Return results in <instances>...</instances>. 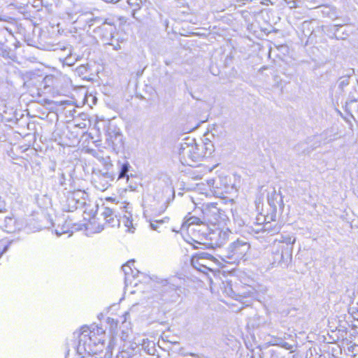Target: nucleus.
<instances>
[{
  "label": "nucleus",
  "mask_w": 358,
  "mask_h": 358,
  "mask_svg": "<svg viewBox=\"0 0 358 358\" xmlns=\"http://www.w3.org/2000/svg\"><path fill=\"white\" fill-rule=\"evenodd\" d=\"M234 268H227L225 265V294L240 303L236 308H232V311L237 312L243 308V305L249 306L258 296L257 291L252 286L243 285L238 277L234 275Z\"/></svg>",
  "instance_id": "f257e3e1"
},
{
  "label": "nucleus",
  "mask_w": 358,
  "mask_h": 358,
  "mask_svg": "<svg viewBox=\"0 0 358 358\" xmlns=\"http://www.w3.org/2000/svg\"><path fill=\"white\" fill-rule=\"evenodd\" d=\"M214 151L215 146L208 138L199 144L196 143L195 139H192L181 143L178 152L179 160L183 165L194 166L203 158L210 157Z\"/></svg>",
  "instance_id": "f03ea898"
},
{
  "label": "nucleus",
  "mask_w": 358,
  "mask_h": 358,
  "mask_svg": "<svg viewBox=\"0 0 358 358\" xmlns=\"http://www.w3.org/2000/svg\"><path fill=\"white\" fill-rule=\"evenodd\" d=\"M92 330L87 326H83L78 334V344L77 352L79 355H96L103 351L104 342L103 340V331L101 329Z\"/></svg>",
  "instance_id": "7ed1b4c3"
},
{
  "label": "nucleus",
  "mask_w": 358,
  "mask_h": 358,
  "mask_svg": "<svg viewBox=\"0 0 358 358\" xmlns=\"http://www.w3.org/2000/svg\"><path fill=\"white\" fill-rule=\"evenodd\" d=\"M220 194H222L221 193ZM220 203L218 202H212L208 205L206 211V215L207 217L208 221L210 222L213 228L211 230L213 231H218V234H220L222 231V200L223 196L222 195L220 196Z\"/></svg>",
  "instance_id": "20e7f679"
},
{
  "label": "nucleus",
  "mask_w": 358,
  "mask_h": 358,
  "mask_svg": "<svg viewBox=\"0 0 358 358\" xmlns=\"http://www.w3.org/2000/svg\"><path fill=\"white\" fill-rule=\"evenodd\" d=\"M89 27L96 25L94 32L100 36L103 41H108L113 38V34L115 31V26L113 24L107 22L106 20L96 17H92L87 20Z\"/></svg>",
  "instance_id": "39448f33"
},
{
  "label": "nucleus",
  "mask_w": 358,
  "mask_h": 358,
  "mask_svg": "<svg viewBox=\"0 0 358 358\" xmlns=\"http://www.w3.org/2000/svg\"><path fill=\"white\" fill-rule=\"evenodd\" d=\"M27 226L24 219L17 218L12 214L4 215L0 211V229L6 233H17Z\"/></svg>",
  "instance_id": "423d86ee"
},
{
  "label": "nucleus",
  "mask_w": 358,
  "mask_h": 358,
  "mask_svg": "<svg viewBox=\"0 0 358 358\" xmlns=\"http://www.w3.org/2000/svg\"><path fill=\"white\" fill-rule=\"evenodd\" d=\"M248 249V245L247 243L239 238L231 242L227 248V255H225V264H233L238 262Z\"/></svg>",
  "instance_id": "0eeeda50"
},
{
  "label": "nucleus",
  "mask_w": 358,
  "mask_h": 358,
  "mask_svg": "<svg viewBox=\"0 0 358 358\" xmlns=\"http://www.w3.org/2000/svg\"><path fill=\"white\" fill-rule=\"evenodd\" d=\"M115 174L112 172L94 171L92 175V182L96 189L100 191L106 190L115 179Z\"/></svg>",
  "instance_id": "6e6552de"
},
{
  "label": "nucleus",
  "mask_w": 358,
  "mask_h": 358,
  "mask_svg": "<svg viewBox=\"0 0 358 358\" xmlns=\"http://www.w3.org/2000/svg\"><path fill=\"white\" fill-rule=\"evenodd\" d=\"M126 1L134 18L141 22L147 17L149 4L147 0H126Z\"/></svg>",
  "instance_id": "1a4fd4ad"
},
{
  "label": "nucleus",
  "mask_w": 358,
  "mask_h": 358,
  "mask_svg": "<svg viewBox=\"0 0 358 358\" xmlns=\"http://www.w3.org/2000/svg\"><path fill=\"white\" fill-rule=\"evenodd\" d=\"M213 258V256L207 252H199L192 257L191 264L198 271L207 273L210 270V266L208 263Z\"/></svg>",
  "instance_id": "9d476101"
},
{
  "label": "nucleus",
  "mask_w": 358,
  "mask_h": 358,
  "mask_svg": "<svg viewBox=\"0 0 358 358\" xmlns=\"http://www.w3.org/2000/svg\"><path fill=\"white\" fill-rule=\"evenodd\" d=\"M117 205L113 204V207H103L101 216L105 220L106 224L110 227H119L120 219L117 212Z\"/></svg>",
  "instance_id": "9b49d317"
},
{
  "label": "nucleus",
  "mask_w": 358,
  "mask_h": 358,
  "mask_svg": "<svg viewBox=\"0 0 358 358\" xmlns=\"http://www.w3.org/2000/svg\"><path fill=\"white\" fill-rule=\"evenodd\" d=\"M267 201L272 210V216H275L278 206L281 211L283 210L285 204L283 202V196L280 189L276 191L275 189L273 188L272 192H268L267 194Z\"/></svg>",
  "instance_id": "f8f14e48"
},
{
  "label": "nucleus",
  "mask_w": 358,
  "mask_h": 358,
  "mask_svg": "<svg viewBox=\"0 0 358 358\" xmlns=\"http://www.w3.org/2000/svg\"><path fill=\"white\" fill-rule=\"evenodd\" d=\"M106 141L111 144L113 149H120L123 147L122 135L120 131H109Z\"/></svg>",
  "instance_id": "ddd939ff"
},
{
  "label": "nucleus",
  "mask_w": 358,
  "mask_h": 358,
  "mask_svg": "<svg viewBox=\"0 0 358 358\" xmlns=\"http://www.w3.org/2000/svg\"><path fill=\"white\" fill-rule=\"evenodd\" d=\"M89 153L96 158L107 170L113 166L109 156L104 155V152L99 150H89Z\"/></svg>",
  "instance_id": "4468645a"
},
{
  "label": "nucleus",
  "mask_w": 358,
  "mask_h": 358,
  "mask_svg": "<svg viewBox=\"0 0 358 358\" xmlns=\"http://www.w3.org/2000/svg\"><path fill=\"white\" fill-rule=\"evenodd\" d=\"M134 260L131 259L127 262V264H124L122 267V271H124L125 274V281L127 282L129 280V276L131 275L132 277H136L137 274L139 273V271L136 269L132 268V266H134Z\"/></svg>",
  "instance_id": "2eb2a0df"
},
{
  "label": "nucleus",
  "mask_w": 358,
  "mask_h": 358,
  "mask_svg": "<svg viewBox=\"0 0 358 358\" xmlns=\"http://www.w3.org/2000/svg\"><path fill=\"white\" fill-rule=\"evenodd\" d=\"M161 283L164 287V291H169L171 294L169 296H164L165 297L164 300L169 301L175 296V295H178L176 293V289L178 286L175 285L173 282H169L168 280H162Z\"/></svg>",
  "instance_id": "dca6fc26"
},
{
  "label": "nucleus",
  "mask_w": 358,
  "mask_h": 358,
  "mask_svg": "<svg viewBox=\"0 0 358 358\" xmlns=\"http://www.w3.org/2000/svg\"><path fill=\"white\" fill-rule=\"evenodd\" d=\"M117 166L119 168V175H118V180L126 178L127 180L129 179V171L131 168V166L129 165V163L124 160L123 162L118 161Z\"/></svg>",
  "instance_id": "f3484780"
},
{
  "label": "nucleus",
  "mask_w": 358,
  "mask_h": 358,
  "mask_svg": "<svg viewBox=\"0 0 358 358\" xmlns=\"http://www.w3.org/2000/svg\"><path fill=\"white\" fill-rule=\"evenodd\" d=\"M314 138L315 139L316 144L314 145V146L311 148V150H308L307 152L309 153L310 151L313 150L317 147L320 146L321 143L326 144L329 141H327V133L325 131L320 135H316L314 136Z\"/></svg>",
  "instance_id": "a211bd4d"
},
{
  "label": "nucleus",
  "mask_w": 358,
  "mask_h": 358,
  "mask_svg": "<svg viewBox=\"0 0 358 358\" xmlns=\"http://www.w3.org/2000/svg\"><path fill=\"white\" fill-rule=\"evenodd\" d=\"M15 241L13 239L3 238L0 240V257L3 253L7 252L11 244Z\"/></svg>",
  "instance_id": "6ab92c4d"
},
{
  "label": "nucleus",
  "mask_w": 358,
  "mask_h": 358,
  "mask_svg": "<svg viewBox=\"0 0 358 358\" xmlns=\"http://www.w3.org/2000/svg\"><path fill=\"white\" fill-rule=\"evenodd\" d=\"M243 1L244 0H229V6H225V10H227L229 12L235 10L238 7H241L243 4H245Z\"/></svg>",
  "instance_id": "aec40b11"
},
{
  "label": "nucleus",
  "mask_w": 358,
  "mask_h": 358,
  "mask_svg": "<svg viewBox=\"0 0 358 358\" xmlns=\"http://www.w3.org/2000/svg\"><path fill=\"white\" fill-rule=\"evenodd\" d=\"M169 217H166L162 220H150V227L152 230L159 231V225L169 222Z\"/></svg>",
  "instance_id": "412c9836"
},
{
  "label": "nucleus",
  "mask_w": 358,
  "mask_h": 358,
  "mask_svg": "<svg viewBox=\"0 0 358 358\" xmlns=\"http://www.w3.org/2000/svg\"><path fill=\"white\" fill-rule=\"evenodd\" d=\"M225 24H229L234 31H236L235 28L238 27L236 18L229 13L227 14V16H225Z\"/></svg>",
  "instance_id": "4be33fe9"
},
{
  "label": "nucleus",
  "mask_w": 358,
  "mask_h": 358,
  "mask_svg": "<svg viewBox=\"0 0 358 358\" xmlns=\"http://www.w3.org/2000/svg\"><path fill=\"white\" fill-rule=\"evenodd\" d=\"M229 182H231V178H229ZM229 188L231 190H233L235 194L237 193V188H236V182H234L233 183L229 184L228 181H227V177L225 176V194L226 193H229V192L228 190Z\"/></svg>",
  "instance_id": "5701e85b"
},
{
  "label": "nucleus",
  "mask_w": 358,
  "mask_h": 358,
  "mask_svg": "<svg viewBox=\"0 0 358 358\" xmlns=\"http://www.w3.org/2000/svg\"><path fill=\"white\" fill-rule=\"evenodd\" d=\"M350 77L349 76H343L340 78L339 79V87L343 89L344 87L349 85Z\"/></svg>",
  "instance_id": "b1692460"
},
{
  "label": "nucleus",
  "mask_w": 358,
  "mask_h": 358,
  "mask_svg": "<svg viewBox=\"0 0 358 358\" xmlns=\"http://www.w3.org/2000/svg\"><path fill=\"white\" fill-rule=\"evenodd\" d=\"M329 10L327 11H323V13L327 14V16L331 19H336L338 18V16L336 15V11L335 8H328Z\"/></svg>",
  "instance_id": "393cba45"
},
{
  "label": "nucleus",
  "mask_w": 358,
  "mask_h": 358,
  "mask_svg": "<svg viewBox=\"0 0 358 358\" xmlns=\"http://www.w3.org/2000/svg\"><path fill=\"white\" fill-rule=\"evenodd\" d=\"M343 25L339 24H334V27H333V36H331V38H335L336 39H338L339 38V36H338V33L339 32V30L341 28H342Z\"/></svg>",
  "instance_id": "a878e982"
},
{
  "label": "nucleus",
  "mask_w": 358,
  "mask_h": 358,
  "mask_svg": "<svg viewBox=\"0 0 358 358\" xmlns=\"http://www.w3.org/2000/svg\"><path fill=\"white\" fill-rule=\"evenodd\" d=\"M122 221L124 224L125 227H127L129 230L131 231L130 227L132 226V221L130 220L129 218L126 215L122 218Z\"/></svg>",
  "instance_id": "bb28decb"
},
{
  "label": "nucleus",
  "mask_w": 358,
  "mask_h": 358,
  "mask_svg": "<svg viewBox=\"0 0 358 358\" xmlns=\"http://www.w3.org/2000/svg\"><path fill=\"white\" fill-rule=\"evenodd\" d=\"M238 76V71L237 69L234 67V66H232L230 71L228 73V78L230 79V78H236V76Z\"/></svg>",
  "instance_id": "cd10ccee"
},
{
  "label": "nucleus",
  "mask_w": 358,
  "mask_h": 358,
  "mask_svg": "<svg viewBox=\"0 0 358 358\" xmlns=\"http://www.w3.org/2000/svg\"><path fill=\"white\" fill-rule=\"evenodd\" d=\"M76 60V59L73 58L71 55H69L65 58L64 62L66 64L71 66L75 63Z\"/></svg>",
  "instance_id": "c85d7f7f"
},
{
  "label": "nucleus",
  "mask_w": 358,
  "mask_h": 358,
  "mask_svg": "<svg viewBox=\"0 0 358 358\" xmlns=\"http://www.w3.org/2000/svg\"><path fill=\"white\" fill-rule=\"evenodd\" d=\"M200 222H201L200 219L198 217H192L189 219H188V220H187L188 225L194 224H199Z\"/></svg>",
  "instance_id": "c756f323"
},
{
  "label": "nucleus",
  "mask_w": 358,
  "mask_h": 358,
  "mask_svg": "<svg viewBox=\"0 0 358 358\" xmlns=\"http://www.w3.org/2000/svg\"><path fill=\"white\" fill-rule=\"evenodd\" d=\"M280 345H281V347H282L283 348H285L286 350H292V349L293 348L292 345H291L285 341H282V343L280 344Z\"/></svg>",
  "instance_id": "7c9ffc66"
},
{
  "label": "nucleus",
  "mask_w": 358,
  "mask_h": 358,
  "mask_svg": "<svg viewBox=\"0 0 358 358\" xmlns=\"http://www.w3.org/2000/svg\"><path fill=\"white\" fill-rule=\"evenodd\" d=\"M145 350L148 355H155V351H156V349L155 348V343H152V346L151 348H148V349L147 350L145 349Z\"/></svg>",
  "instance_id": "2f4dec72"
},
{
  "label": "nucleus",
  "mask_w": 358,
  "mask_h": 358,
  "mask_svg": "<svg viewBox=\"0 0 358 358\" xmlns=\"http://www.w3.org/2000/svg\"><path fill=\"white\" fill-rule=\"evenodd\" d=\"M105 43L108 45H113V50H118L121 48L120 45L118 43H117L115 45H113V43H110L108 41H106Z\"/></svg>",
  "instance_id": "473e14b6"
},
{
  "label": "nucleus",
  "mask_w": 358,
  "mask_h": 358,
  "mask_svg": "<svg viewBox=\"0 0 358 358\" xmlns=\"http://www.w3.org/2000/svg\"><path fill=\"white\" fill-rule=\"evenodd\" d=\"M233 58H234L233 53L230 52V54L229 55H227V57L225 58V64H224L225 68H227L228 66L227 62L229 61H232Z\"/></svg>",
  "instance_id": "72a5a7b5"
},
{
  "label": "nucleus",
  "mask_w": 358,
  "mask_h": 358,
  "mask_svg": "<svg viewBox=\"0 0 358 358\" xmlns=\"http://www.w3.org/2000/svg\"><path fill=\"white\" fill-rule=\"evenodd\" d=\"M59 183L61 185H64V183H65V176L64 173H62L61 174V177H60V179H59Z\"/></svg>",
  "instance_id": "f704fd0d"
},
{
  "label": "nucleus",
  "mask_w": 358,
  "mask_h": 358,
  "mask_svg": "<svg viewBox=\"0 0 358 358\" xmlns=\"http://www.w3.org/2000/svg\"><path fill=\"white\" fill-rule=\"evenodd\" d=\"M224 200H225V204H227L228 202H230V203L234 202V199H230L227 196H225Z\"/></svg>",
  "instance_id": "c9c22d12"
},
{
  "label": "nucleus",
  "mask_w": 358,
  "mask_h": 358,
  "mask_svg": "<svg viewBox=\"0 0 358 358\" xmlns=\"http://www.w3.org/2000/svg\"><path fill=\"white\" fill-rule=\"evenodd\" d=\"M80 203L78 201L76 202L75 205L72 206V209H69V210L73 211V209H77L79 207Z\"/></svg>",
  "instance_id": "e433bc0d"
},
{
  "label": "nucleus",
  "mask_w": 358,
  "mask_h": 358,
  "mask_svg": "<svg viewBox=\"0 0 358 358\" xmlns=\"http://www.w3.org/2000/svg\"><path fill=\"white\" fill-rule=\"evenodd\" d=\"M124 321H127L129 317V313L126 312L124 315Z\"/></svg>",
  "instance_id": "4c0bfd02"
},
{
  "label": "nucleus",
  "mask_w": 358,
  "mask_h": 358,
  "mask_svg": "<svg viewBox=\"0 0 358 358\" xmlns=\"http://www.w3.org/2000/svg\"><path fill=\"white\" fill-rule=\"evenodd\" d=\"M80 358H96V357L92 356V355H89L88 356H82Z\"/></svg>",
  "instance_id": "58836bf2"
},
{
  "label": "nucleus",
  "mask_w": 358,
  "mask_h": 358,
  "mask_svg": "<svg viewBox=\"0 0 358 358\" xmlns=\"http://www.w3.org/2000/svg\"><path fill=\"white\" fill-rule=\"evenodd\" d=\"M345 35V36H340L339 38H341V39H344L345 37H347L348 36V34H345V31H343V35Z\"/></svg>",
  "instance_id": "ea45409f"
},
{
  "label": "nucleus",
  "mask_w": 358,
  "mask_h": 358,
  "mask_svg": "<svg viewBox=\"0 0 358 358\" xmlns=\"http://www.w3.org/2000/svg\"><path fill=\"white\" fill-rule=\"evenodd\" d=\"M68 201H69V203H71V202H72V203H74V202H75V199H74V197H73V198H71V199L69 198V199H68Z\"/></svg>",
  "instance_id": "a19ab883"
},
{
  "label": "nucleus",
  "mask_w": 358,
  "mask_h": 358,
  "mask_svg": "<svg viewBox=\"0 0 358 358\" xmlns=\"http://www.w3.org/2000/svg\"><path fill=\"white\" fill-rule=\"evenodd\" d=\"M106 2H108V3H113V2H117L119 0H104Z\"/></svg>",
  "instance_id": "79ce46f5"
},
{
  "label": "nucleus",
  "mask_w": 358,
  "mask_h": 358,
  "mask_svg": "<svg viewBox=\"0 0 358 358\" xmlns=\"http://www.w3.org/2000/svg\"><path fill=\"white\" fill-rule=\"evenodd\" d=\"M357 99L354 97H352L350 99V102H357Z\"/></svg>",
  "instance_id": "37998d69"
},
{
  "label": "nucleus",
  "mask_w": 358,
  "mask_h": 358,
  "mask_svg": "<svg viewBox=\"0 0 358 358\" xmlns=\"http://www.w3.org/2000/svg\"><path fill=\"white\" fill-rule=\"evenodd\" d=\"M295 241V238L293 239V241L291 242V238H289V243H293Z\"/></svg>",
  "instance_id": "c03bdc74"
},
{
  "label": "nucleus",
  "mask_w": 358,
  "mask_h": 358,
  "mask_svg": "<svg viewBox=\"0 0 358 358\" xmlns=\"http://www.w3.org/2000/svg\"><path fill=\"white\" fill-rule=\"evenodd\" d=\"M224 303H225L226 305L229 306H231V303H230L229 302L227 301H224Z\"/></svg>",
  "instance_id": "a18cd8bd"
},
{
  "label": "nucleus",
  "mask_w": 358,
  "mask_h": 358,
  "mask_svg": "<svg viewBox=\"0 0 358 358\" xmlns=\"http://www.w3.org/2000/svg\"><path fill=\"white\" fill-rule=\"evenodd\" d=\"M211 71L213 75H217V73L214 71L213 68L211 69Z\"/></svg>",
  "instance_id": "49530a36"
},
{
  "label": "nucleus",
  "mask_w": 358,
  "mask_h": 358,
  "mask_svg": "<svg viewBox=\"0 0 358 358\" xmlns=\"http://www.w3.org/2000/svg\"><path fill=\"white\" fill-rule=\"evenodd\" d=\"M231 213H232L233 216H234V209H233V208H231Z\"/></svg>",
  "instance_id": "de8ad7c7"
},
{
  "label": "nucleus",
  "mask_w": 358,
  "mask_h": 358,
  "mask_svg": "<svg viewBox=\"0 0 358 358\" xmlns=\"http://www.w3.org/2000/svg\"><path fill=\"white\" fill-rule=\"evenodd\" d=\"M281 257L282 258L283 257V252H282V254H281Z\"/></svg>",
  "instance_id": "09e8293b"
}]
</instances>
